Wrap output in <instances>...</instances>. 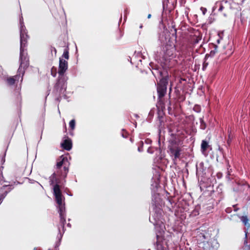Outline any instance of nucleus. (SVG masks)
I'll use <instances>...</instances> for the list:
<instances>
[{
	"mask_svg": "<svg viewBox=\"0 0 250 250\" xmlns=\"http://www.w3.org/2000/svg\"><path fill=\"white\" fill-rule=\"evenodd\" d=\"M54 194L60 209V215L62 216V212L64 210L63 198L59 186L58 185H56L54 187Z\"/></svg>",
	"mask_w": 250,
	"mask_h": 250,
	"instance_id": "obj_1",
	"label": "nucleus"
},
{
	"mask_svg": "<svg viewBox=\"0 0 250 250\" xmlns=\"http://www.w3.org/2000/svg\"><path fill=\"white\" fill-rule=\"evenodd\" d=\"M27 35L26 34L25 31L22 26L21 27V65L22 66L24 62H23V54L22 53V48L24 45V42L26 39Z\"/></svg>",
	"mask_w": 250,
	"mask_h": 250,
	"instance_id": "obj_2",
	"label": "nucleus"
},
{
	"mask_svg": "<svg viewBox=\"0 0 250 250\" xmlns=\"http://www.w3.org/2000/svg\"><path fill=\"white\" fill-rule=\"evenodd\" d=\"M67 69V62L62 59H60L59 73L60 75H63Z\"/></svg>",
	"mask_w": 250,
	"mask_h": 250,
	"instance_id": "obj_3",
	"label": "nucleus"
},
{
	"mask_svg": "<svg viewBox=\"0 0 250 250\" xmlns=\"http://www.w3.org/2000/svg\"><path fill=\"white\" fill-rule=\"evenodd\" d=\"M62 145L64 149L69 150L71 148L72 143L70 140L66 139L64 141Z\"/></svg>",
	"mask_w": 250,
	"mask_h": 250,
	"instance_id": "obj_4",
	"label": "nucleus"
},
{
	"mask_svg": "<svg viewBox=\"0 0 250 250\" xmlns=\"http://www.w3.org/2000/svg\"><path fill=\"white\" fill-rule=\"evenodd\" d=\"M171 152L174 155L175 158H177L179 156V149L176 146H171L170 148Z\"/></svg>",
	"mask_w": 250,
	"mask_h": 250,
	"instance_id": "obj_5",
	"label": "nucleus"
},
{
	"mask_svg": "<svg viewBox=\"0 0 250 250\" xmlns=\"http://www.w3.org/2000/svg\"><path fill=\"white\" fill-rule=\"evenodd\" d=\"M166 90V87L165 85H160L158 87V92L160 96H163Z\"/></svg>",
	"mask_w": 250,
	"mask_h": 250,
	"instance_id": "obj_6",
	"label": "nucleus"
},
{
	"mask_svg": "<svg viewBox=\"0 0 250 250\" xmlns=\"http://www.w3.org/2000/svg\"><path fill=\"white\" fill-rule=\"evenodd\" d=\"M208 146V143L205 141H203L201 144V149L203 152L207 150Z\"/></svg>",
	"mask_w": 250,
	"mask_h": 250,
	"instance_id": "obj_7",
	"label": "nucleus"
},
{
	"mask_svg": "<svg viewBox=\"0 0 250 250\" xmlns=\"http://www.w3.org/2000/svg\"><path fill=\"white\" fill-rule=\"evenodd\" d=\"M61 159V161L57 162V166L58 168H60L65 161H67V159L65 157H62Z\"/></svg>",
	"mask_w": 250,
	"mask_h": 250,
	"instance_id": "obj_8",
	"label": "nucleus"
},
{
	"mask_svg": "<svg viewBox=\"0 0 250 250\" xmlns=\"http://www.w3.org/2000/svg\"><path fill=\"white\" fill-rule=\"evenodd\" d=\"M18 77L15 76V78L14 77H9L7 79V81L8 84H13L14 83L15 81L16 80V78H17Z\"/></svg>",
	"mask_w": 250,
	"mask_h": 250,
	"instance_id": "obj_9",
	"label": "nucleus"
},
{
	"mask_svg": "<svg viewBox=\"0 0 250 250\" xmlns=\"http://www.w3.org/2000/svg\"><path fill=\"white\" fill-rule=\"evenodd\" d=\"M242 222L245 224V225H247L248 223V219L246 216H242L241 218Z\"/></svg>",
	"mask_w": 250,
	"mask_h": 250,
	"instance_id": "obj_10",
	"label": "nucleus"
},
{
	"mask_svg": "<svg viewBox=\"0 0 250 250\" xmlns=\"http://www.w3.org/2000/svg\"><path fill=\"white\" fill-rule=\"evenodd\" d=\"M70 127L72 129H74L75 126V121L74 120H72L69 123Z\"/></svg>",
	"mask_w": 250,
	"mask_h": 250,
	"instance_id": "obj_11",
	"label": "nucleus"
},
{
	"mask_svg": "<svg viewBox=\"0 0 250 250\" xmlns=\"http://www.w3.org/2000/svg\"><path fill=\"white\" fill-rule=\"evenodd\" d=\"M63 56L66 59H68V58H69V55H68V52L67 51H65L64 52L63 54Z\"/></svg>",
	"mask_w": 250,
	"mask_h": 250,
	"instance_id": "obj_12",
	"label": "nucleus"
},
{
	"mask_svg": "<svg viewBox=\"0 0 250 250\" xmlns=\"http://www.w3.org/2000/svg\"><path fill=\"white\" fill-rule=\"evenodd\" d=\"M3 198V197L1 196H0V203L2 202V200Z\"/></svg>",
	"mask_w": 250,
	"mask_h": 250,
	"instance_id": "obj_13",
	"label": "nucleus"
},
{
	"mask_svg": "<svg viewBox=\"0 0 250 250\" xmlns=\"http://www.w3.org/2000/svg\"><path fill=\"white\" fill-rule=\"evenodd\" d=\"M150 17H151V15H150V14H149V15H148V16H147V18H148V19H149V18H150Z\"/></svg>",
	"mask_w": 250,
	"mask_h": 250,
	"instance_id": "obj_14",
	"label": "nucleus"
},
{
	"mask_svg": "<svg viewBox=\"0 0 250 250\" xmlns=\"http://www.w3.org/2000/svg\"><path fill=\"white\" fill-rule=\"evenodd\" d=\"M57 84H58V86H59V84H60V83H57Z\"/></svg>",
	"mask_w": 250,
	"mask_h": 250,
	"instance_id": "obj_15",
	"label": "nucleus"
}]
</instances>
